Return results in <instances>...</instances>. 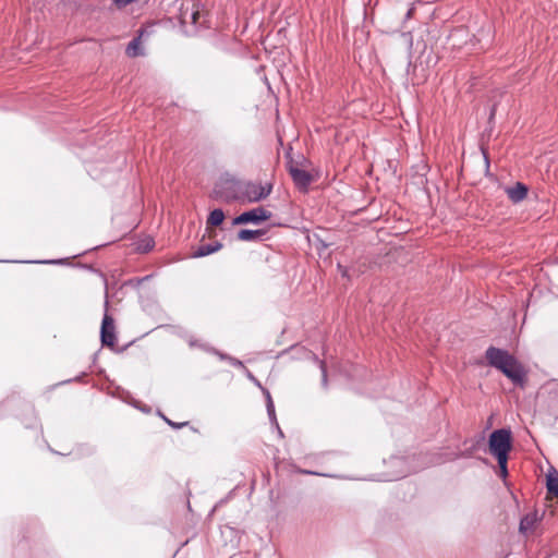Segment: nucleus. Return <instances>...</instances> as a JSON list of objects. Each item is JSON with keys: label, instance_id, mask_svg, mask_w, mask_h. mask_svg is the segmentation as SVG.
<instances>
[{"label": "nucleus", "instance_id": "nucleus-1", "mask_svg": "<svg viewBox=\"0 0 558 558\" xmlns=\"http://www.w3.org/2000/svg\"><path fill=\"white\" fill-rule=\"evenodd\" d=\"M488 364L506 375L514 385L523 387L526 372L522 364L507 351L489 347L486 350Z\"/></svg>", "mask_w": 558, "mask_h": 558}, {"label": "nucleus", "instance_id": "nucleus-2", "mask_svg": "<svg viewBox=\"0 0 558 558\" xmlns=\"http://www.w3.org/2000/svg\"><path fill=\"white\" fill-rule=\"evenodd\" d=\"M511 449V433L507 429L494 430L489 436V452L496 457L497 460L504 461L508 458Z\"/></svg>", "mask_w": 558, "mask_h": 558}, {"label": "nucleus", "instance_id": "nucleus-3", "mask_svg": "<svg viewBox=\"0 0 558 558\" xmlns=\"http://www.w3.org/2000/svg\"><path fill=\"white\" fill-rule=\"evenodd\" d=\"M271 184L262 185L258 183L248 182L243 185L239 199L248 203H256L265 199L271 193Z\"/></svg>", "mask_w": 558, "mask_h": 558}, {"label": "nucleus", "instance_id": "nucleus-4", "mask_svg": "<svg viewBox=\"0 0 558 558\" xmlns=\"http://www.w3.org/2000/svg\"><path fill=\"white\" fill-rule=\"evenodd\" d=\"M271 218V213L263 207H257L248 211H244L234 218V225H242L247 222L258 223Z\"/></svg>", "mask_w": 558, "mask_h": 558}, {"label": "nucleus", "instance_id": "nucleus-5", "mask_svg": "<svg viewBox=\"0 0 558 558\" xmlns=\"http://www.w3.org/2000/svg\"><path fill=\"white\" fill-rule=\"evenodd\" d=\"M100 338L102 345L113 348L117 343L116 327L113 318L105 314L101 323Z\"/></svg>", "mask_w": 558, "mask_h": 558}, {"label": "nucleus", "instance_id": "nucleus-6", "mask_svg": "<svg viewBox=\"0 0 558 558\" xmlns=\"http://www.w3.org/2000/svg\"><path fill=\"white\" fill-rule=\"evenodd\" d=\"M289 173L299 189L306 190L312 182L311 174L293 163L289 166Z\"/></svg>", "mask_w": 558, "mask_h": 558}, {"label": "nucleus", "instance_id": "nucleus-7", "mask_svg": "<svg viewBox=\"0 0 558 558\" xmlns=\"http://www.w3.org/2000/svg\"><path fill=\"white\" fill-rule=\"evenodd\" d=\"M527 186L521 182H517L515 185L506 189V193L510 201L513 203H520L527 195Z\"/></svg>", "mask_w": 558, "mask_h": 558}, {"label": "nucleus", "instance_id": "nucleus-8", "mask_svg": "<svg viewBox=\"0 0 558 558\" xmlns=\"http://www.w3.org/2000/svg\"><path fill=\"white\" fill-rule=\"evenodd\" d=\"M222 247L221 243L216 242L214 244H203L197 247L196 251L193 252V257H204L215 252H218Z\"/></svg>", "mask_w": 558, "mask_h": 558}, {"label": "nucleus", "instance_id": "nucleus-9", "mask_svg": "<svg viewBox=\"0 0 558 558\" xmlns=\"http://www.w3.org/2000/svg\"><path fill=\"white\" fill-rule=\"evenodd\" d=\"M263 234L264 232L259 230L242 229L238 233V239L241 241H253L260 238Z\"/></svg>", "mask_w": 558, "mask_h": 558}, {"label": "nucleus", "instance_id": "nucleus-10", "mask_svg": "<svg viewBox=\"0 0 558 558\" xmlns=\"http://www.w3.org/2000/svg\"><path fill=\"white\" fill-rule=\"evenodd\" d=\"M225 214L221 209H214L207 219V225L211 227H218L223 222Z\"/></svg>", "mask_w": 558, "mask_h": 558}, {"label": "nucleus", "instance_id": "nucleus-11", "mask_svg": "<svg viewBox=\"0 0 558 558\" xmlns=\"http://www.w3.org/2000/svg\"><path fill=\"white\" fill-rule=\"evenodd\" d=\"M547 489L548 493L558 497V473H550L547 476Z\"/></svg>", "mask_w": 558, "mask_h": 558}, {"label": "nucleus", "instance_id": "nucleus-12", "mask_svg": "<svg viewBox=\"0 0 558 558\" xmlns=\"http://www.w3.org/2000/svg\"><path fill=\"white\" fill-rule=\"evenodd\" d=\"M140 39L138 38H134L132 41H130V44L128 45L126 47V53L129 57H136L140 54Z\"/></svg>", "mask_w": 558, "mask_h": 558}, {"label": "nucleus", "instance_id": "nucleus-13", "mask_svg": "<svg viewBox=\"0 0 558 558\" xmlns=\"http://www.w3.org/2000/svg\"><path fill=\"white\" fill-rule=\"evenodd\" d=\"M308 354L313 357V360L318 363L322 369V383L324 387H327V369L325 361L319 360L315 354L308 352Z\"/></svg>", "mask_w": 558, "mask_h": 558}, {"label": "nucleus", "instance_id": "nucleus-14", "mask_svg": "<svg viewBox=\"0 0 558 558\" xmlns=\"http://www.w3.org/2000/svg\"><path fill=\"white\" fill-rule=\"evenodd\" d=\"M533 525V519H531L529 515L524 517L520 522V531L525 532Z\"/></svg>", "mask_w": 558, "mask_h": 558}, {"label": "nucleus", "instance_id": "nucleus-15", "mask_svg": "<svg viewBox=\"0 0 558 558\" xmlns=\"http://www.w3.org/2000/svg\"><path fill=\"white\" fill-rule=\"evenodd\" d=\"M154 246V240L150 239V238H147L145 239L142 244L140 245V248L143 251V252H148L153 248Z\"/></svg>", "mask_w": 558, "mask_h": 558}, {"label": "nucleus", "instance_id": "nucleus-16", "mask_svg": "<svg viewBox=\"0 0 558 558\" xmlns=\"http://www.w3.org/2000/svg\"><path fill=\"white\" fill-rule=\"evenodd\" d=\"M497 461H498V465L500 469V475L502 477H506L508 475V470H507L508 458H505L504 461H501V460H497Z\"/></svg>", "mask_w": 558, "mask_h": 558}, {"label": "nucleus", "instance_id": "nucleus-17", "mask_svg": "<svg viewBox=\"0 0 558 558\" xmlns=\"http://www.w3.org/2000/svg\"><path fill=\"white\" fill-rule=\"evenodd\" d=\"M165 421L168 423V425H170L171 427L175 428V429H179V428H182L184 426H186L189 424V422H182V423H175L169 418H166L165 417Z\"/></svg>", "mask_w": 558, "mask_h": 558}, {"label": "nucleus", "instance_id": "nucleus-18", "mask_svg": "<svg viewBox=\"0 0 558 558\" xmlns=\"http://www.w3.org/2000/svg\"><path fill=\"white\" fill-rule=\"evenodd\" d=\"M267 399H268V402H267V410H268V412H269L270 414H272L275 410H274V403H272V400H271V398H270L269 392H267Z\"/></svg>", "mask_w": 558, "mask_h": 558}, {"label": "nucleus", "instance_id": "nucleus-19", "mask_svg": "<svg viewBox=\"0 0 558 558\" xmlns=\"http://www.w3.org/2000/svg\"><path fill=\"white\" fill-rule=\"evenodd\" d=\"M415 12V5L414 3H412L411 8L408 10L407 14H405V19L407 20H410L413 17V14Z\"/></svg>", "mask_w": 558, "mask_h": 558}, {"label": "nucleus", "instance_id": "nucleus-20", "mask_svg": "<svg viewBox=\"0 0 558 558\" xmlns=\"http://www.w3.org/2000/svg\"><path fill=\"white\" fill-rule=\"evenodd\" d=\"M229 360H230L231 364L234 366H243V363L236 359L229 357Z\"/></svg>", "mask_w": 558, "mask_h": 558}, {"label": "nucleus", "instance_id": "nucleus-21", "mask_svg": "<svg viewBox=\"0 0 558 558\" xmlns=\"http://www.w3.org/2000/svg\"><path fill=\"white\" fill-rule=\"evenodd\" d=\"M198 15H199V12L197 10L192 13L193 23L197 22Z\"/></svg>", "mask_w": 558, "mask_h": 558}]
</instances>
